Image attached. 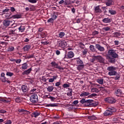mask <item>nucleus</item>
I'll return each mask as SVG.
<instances>
[{
  "label": "nucleus",
  "instance_id": "ea45409f",
  "mask_svg": "<svg viewBox=\"0 0 124 124\" xmlns=\"http://www.w3.org/2000/svg\"><path fill=\"white\" fill-rule=\"evenodd\" d=\"M103 81H104L103 78H99L97 80V82L99 84H100L101 85H102V84H103Z\"/></svg>",
  "mask_w": 124,
  "mask_h": 124
},
{
  "label": "nucleus",
  "instance_id": "ddd939ff",
  "mask_svg": "<svg viewBox=\"0 0 124 124\" xmlns=\"http://www.w3.org/2000/svg\"><path fill=\"white\" fill-rule=\"evenodd\" d=\"M95 48H96L98 51H99L100 52H104L105 51L104 47L101 46L100 44H96Z\"/></svg>",
  "mask_w": 124,
  "mask_h": 124
},
{
  "label": "nucleus",
  "instance_id": "c03bdc74",
  "mask_svg": "<svg viewBox=\"0 0 124 124\" xmlns=\"http://www.w3.org/2000/svg\"><path fill=\"white\" fill-rule=\"evenodd\" d=\"M7 76H9V77H12L13 75H14V74L13 73L10 72H7L6 73Z\"/></svg>",
  "mask_w": 124,
  "mask_h": 124
},
{
  "label": "nucleus",
  "instance_id": "3c124183",
  "mask_svg": "<svg viewBox=\"0 0 124 124\" xmlns=\"http://www.w3.org/2000/svg\"><path fill=\"white\" fill-rule=\"evenodd\" d=\"M4 124H12V121L10 120H6V121L4 122Z\"/></svg>",
  "mask_w": 124,
  "mask_h": 124
},
{
  "label": "nucleus",
  "instance_id": "7ed1b4c3",
  "mask_svg": "<svg viewBox=\"0 0 124 124\" xmlns=\"http://www.w3.org/2000/svg\"><path fill=\"white\" fill-rule=\"evenodd\" d=\"M116 111H117L116 108L113 107H108V109L106 110L104 112V115L106 117H107V116H112V115H113V113H115Z\"/></svg>",
  "mask_w": 124,
  "mask_h": 124
},
{
  "label": "nucleus",
  "instance_id": "f257e3e1",
  "mask_svg": "<svg viewBox=\"0 0 124 124\" xmlns=\"http://www.w3.org/2000/svg\"><path fill=\"white\" fill-rule=\"evenodd\" d=\"M108 55L106 56L107 60L108 62L110 63H115L116 62V59L119 58V55L115 52V50L111 49L108 51Z\"/></svg>",
  "mask_w": 124,
  "mask_h": 124
},
{
  "label": "nucleus",
  "instance_id": "a18cd8bd",
  "mask_svg": "<svg viewBox=\"0 0 124 124\" xmlns=\"http://www.w3.org/2000/svg\"><path fill=\"white\" fill-rule=\"evenodd\" d=\"M19 112H22V113H24V114H28L29 113V111L28 110H26L24 109H19Z\"/></svg>",
  "mask_w": 124,
  "mask_h": 124
},
{
  "label": "nucleus",
  "instance_id": "bf43d9fd",
  "mask_svg": "<svg viewBox=\"0 0 124 124\" xmlns=\"http://www.w3.org/2000/svg\"><path fill=\"white\" fill-rule=\"evenodd\" d=\"M1 81L3 83H5L6 82V77H5V76L2 77V78H1Z\"/></svg>",
  "mask_w": 124,
  "mask_h": 124
},
{
  "label": "nucleus",
  "instance_id": "4d7b16f0",
  "mask_svg": "<svg viewBox=\"0 0 124 124\" xmlns=\"http://www.w3.org/2000/svg\"><path fill=\"white\" fill-rule=\"evenodd\" d=\"M36 90L37 89L36 88H33V89H31V90L30 92V93L33 94V93H34V92H35V91H36Z\"/></svg>",
  "mask_w": 124,
  "mask_h": 124
},
{
  "label": "nucleus",
  "instance_id": "393cba45",
  "mask_svg": "<svg viewBox=\"0 0 124 124\" xmlns=\"http://www.w3.org/2000/svg\"><path fill=\"white\" fill-rule=\"evenodd\" d=\"M30 48H31V45H27L25 46L23 48L24 52H28V51H29V50H30Z\"/></svg>",
  "mask_w": 124,
  "mask_h": 124
},
{
  "label": "nucleus",
  "instance_id": "79ce46f5",
  "mask_svg": "<svg viewBox=\"0 0 124 124\" xmlns=\"http://www.w3.org/2000/svg\"><path fill=\"white\" fill-rule=\"evenodd\" d=\"M72 92H73L72 89H70V92L67 93V95H68V96H72Z\"/></svg>",
  "mask_w": 124,
  "mask_h": 124
},
{
  "label": "nucleus",
  "instance_id": "f8f14e48",
  "mask_svg": "<svg viewBox=\"0 0 124 124\" xmlns=\"http://www.w3.org/2000/svg\"><path fill=\"white\" fill-rule=\"evenodd\" d=\"M21 90L23 93H28L29 92V85L25 84L21 86Z\"/></svg>",
  "mask_w": 124,
  "mask_h": 124
},
{
  "label": "nucleus",
  "instance_id": "09e8293b",
  "mask_svg": "<svg viewBox=\"0 0 124 124\" xmlns=\"http://www.w3.org/2000/svg\"><path fill=\"white\" fill-rule=\"evenodd\" d=\"M62 87L63 88H64V89H66V88H69V87H70V85L67 83H64V84H63Z\"/></svg>",
  "mask_w": 124,
  "mask_h": 124
},
{
  "label": "nucleus",
  "instance_id": "4468645a",
  "mask_svg": "<svg viewBox=\"0 0 124 124\" xmlns=\"http://www.w3.org/2000/svg\"><path fill=\"white\" fill-rule=\"evenodd\" d=\"M115 94L116 96H121L123 94V91L121 89H117L115 90Z\"/></svg>",
  "mask_w": 124,
  "mask_h": 124
},
{
  "label": "nucleus",
  "instance_id": "338daca9",
  "mask_svg": "<svg viewBox=\"0 0 124 124\" xmlns=\"http://www.w3.org/2000/svg\"><path fill=\"white\" fill-rule=\"evenodd\" d=\"M21 62H22L21 59L16 60V63H21Z\"/></svg>",
  "mask_w": 124,
  "mask_h": 124
},
{
  "label": "nucleus",
  "instance_id": "412c9836",
  "mask_svg": "<svg viewBox=\"0 0 124 124\" xmlns=\"http://www.w3.org/2000/svg\"><path fill=\"white\" fill-rule=\"evenodd\" d=\"M97 60L101 63H103V62H104V61H105L104 58L103 57H102L101 56H97Z\"/></svg>",
  "mask_w": 124,
  "mask_h": 124
},
{
  "label": "nucleus",
  "instance_id": "0e129e2a",
  "mask_svg": "<svg viewBox=\"0 0 124 124\" xmlns=\"http://www.w3.org/2000/svg\"><path fill=\"white\" fill-rule=\"evenodd\" d=\"M41 43L42 44H43V45H48V44H49V42L48 41L42 42Z\"/></svg>",
  "mask_w": 124,
  "mask_h": 124
},
{
  "label": "nucleus",
  "instance_id": "13d9d810",
  "mask_svg": "<svg viewBox=\"0 0 124 124\" xmlns=\"http://www.w3.org/2000/svg\"><path fill=\"white\" fill-rule=\"evenodd\" d=\"M28 1L31 3H36L37 2V0H28Z\"/></svg>",
  "mask_w": 124,
  "mask_h": 124
},
{
  "label": "nucleus",
  "instance_id": "2eb2a0df",
  "mask_svg": "<svg viewBox=\"0 0 124 124\" xmlns=\"http://www.w3.org/2000/svg\"><path fill=\"white\" fill-rule=\"evenodd\" d=\"M102 12V11L100 9V6L98 5L94 8V13L99 14L101 13Z\"/></svg>",
  "mask_w": 124,
  "mask_h": 124
},
{
  "label": "nucleus",
  "instance_id": "c9c22d12",
  "mask_svg": "<svg viewBox=\"0 0 124 124\" xmlns=\"http://www.w3.org/2000/svg\"><path fill=\"white\" fill-rule=\"evenodd\" d=\"M58 12H54L53 14L52 15V19H53L54 20H56V19H57V17H58Z\"/></svg>",
  "mask_w": 124,
  "mask_h": 124
},
{
  "label": "nucleus",
  "instance_id": "680f3d73",
  "mask_svg": "<svg viewBox=\"0 0 124 124\" xmlns=\"http://www.w3.org/2000/svg\"><path fill=\"white\" fill-rule=\"evenodd\" d=\"M34 56L33 54L27 55L26 56V59H31V58H33Z\"/></svg>",
  "mask_w": 124,
  "mask_h": 124
},
{
  "label": "nucleus",
  "instance_id": "aec40b11",
  "mask_svg": "<svg viewBox=\"0 0 124 124\" xmlns=\"http://www.w3.org/2000/svg\"><path fill=\"white\" fill-rule=\"evenodd\" d=\"M59 106V104L58 103H50L47 104L46 105V107H58Z\"/></svg>",
  "mask_w": 124,
  "mask_h": 124
},
{
  "label": "nucleus",
  "instance_id": "69168bd1",
  "mask_svg": "<svg viewBox=\"0 0 124 124\" xmlns=\"http://www.w3.org/2000/svg\"><path fill=\"white\" fill-rule=\"evenodd\" d=\"M78 103H79V101L78 100H75L72 104H74V105H77V104H78Z\"/></svg>",
  "mask_w": 124,
  "mask_h": 124
},
{
  "label": "nucleus",
  "instance_id": "20e7f679",
  "mask_svg": "<svg viewBox=\"0 0 124 124\" xmlns=\"http://www.w3.org/2000/svg\"><path fill=\"white\" fill-rule=\"evenodd\" d=\"M80 103H81V104H83V105H84V106H85V107H88L92 106V105H93V100L90 99L86 100V99L83 98L80 101Z\"/></svg>",
  "mask_w": 124,
  "mask_h": 124
},
{
  "label": "nucleus",
  "instance_id": "58836bf2",
  "mask_svg": "<svg viewBox=\"0 0 124 124\" xmlns=\"http://www.w3.org/2000/svg\"><path fill=\"white\" fill-rule=\"evenodd\" d=\"M108 12L111 15H116V11L113 10H109Z\"/></svg>",
  "mask_w": 124,
  "mask_h": 124
},
{
  "label": "nucleus",
  "instance_id": "e433bc0d",
  "mask_svg": "<svg viewBox=\"0 0 124 124\" xmlns=\"http://www.w3.org/2000/svg\"><path fill=\"white\" fill-rule=\"evenodd\" d=\"M91 92H92V93H99V90H98L97 88H93L91 90Z\"/></svg>",
  "mask_w": 124,
  "mask_h": 124
},
{
  "label": "nucleus",
  "instance_id": "423d86ee",
  "mask_svg": "<svg viewBox=\"0 0 124 124\" xmlns=\"http://www.w3.org/2000/svg\"><path fill=\"white\" fill-rule=\"evenodd\" d=\"M30 99L32 103H37V102H38V97L37 94L35 93L32 94L30 96Z\"/></svg>",
  "mask_w": 124,
  "mask_h": 124
},
{
  "label": "nucleus",
  "instance_id": "5701e85b",
  "mask_svg": "<svg viewBox=\"0 0 124 124\" xmlns=\"http://www.w3.org/2000/svg\"><path fill=\"white\" fill-rule=\"evenodd\" d=\"M31 70H32L31 68H30L28 69V70L24 71L22 73V75H29V74H30V73H31Z\"/></svg>",
  "mask_w": 124,
  "mask_h": 124
},
{
  "label": "nucleus",
  "instance_id": "4be33fe9",
  "mask_svg": "<svg viewBox=\"0 0 124 124\" xmlns=\"http://www.w3.org/2000/svg\"><path fill=\"white\" fill-rule=\"evenodd\" d=\"M57 78H58V76H53L52 78H47V80H48L49 83H53L55 80H57Z\"/></svg>",
  "mask_w": 124,
  "mask_h": 124
},
{
  "label": "nucleus",
  "instance_id": "49530a36",
  "mask_svg": "<svg viewBox=\"0 0 124 124\" xmlns=\"http://www.w3.org/2000/svg\"><path fill=\"white\" fill-rule=\"evenodd\" d=\"M7 12H9V9H5L4 10H3L2 11V13L3 14H7Z\"/></svg>",
  "mask_w": 124,
  "mask_h": 124
},
{
  "label": "nucleus",
  "instance_id": "6e6552de",
  "mask_svg": "<svg viewBox=\"0 0 124 124\" xmlns=\"http://www.w3.org/2000/svg\"><path fill=\"white\" fill-rule=\"evenodd\" d=\"M50 64H51L52 67H54V68H57V69H59V70H63L62 67H61V66L59 65V64L55 62H51Z\"/></svg>",
  "mask_w": 124,
  "mask_h": 124
},
{
  "label": "nucleus",
  "instance_id": "e2e57ef3",
  "mask_svg": "<svg viewBox=\"0 0 124 124\" xmlns=\"http://www.w3.org/2000/svg\"><path fill=\"white\" fill-rule=\"evenodd\" d=\"M79 47L81 48V50L86 48V47H85V45H84L83 44H81Z\"/></svg>",
  "mask_w": 124,
  "mask_h": 124
},
{
  "label": "nucleus",
  "instance_id": "2f4dec72",
  "mask_svg": "<svg viewBox=\"0 0 124 124\" xmlns=\"http://www.w3.org/2000/svg\"><path fill=\"white\" fill-rule=\"evenodd\" d=\"M53 90H54V87H53V86H48V87L47 88V92H49V93L53 92Z\"/></svg>",
  "mask_w": 124,
  "mask_h": 124
},
{
  "label": "nucleus",
  "instance_id": "a878e982",
  "mask_svg": "<svg viewBox=\"0 0 124 124\" xmlns=\"http://www.w3.org/2000/svg\"><path fill=\"white\" fill-rule=\"evenodd\" d=\"M90 95V93L89 92H82L80 94V96L83 97L84 96H88V95Z\"/></svg>",
  "mask_w": 124,
  "mask_h": 124
},
{
  "label": "nucleus",
  "instance_id": "8fccbe9b",
  "mask_svg": "<svg viewBox=\"0 0 124 124\" xmlns=\"http://www.w3.org/2000/svg\"><path fill=\"white\" fill-rule=\"evenodd\" d=\"M103 30L105 31H110V30H111V28L109 27H104V28H103Z\"/></svg>",
  "mask_w": 124,
  "mask_h": 124
},
{
  "label": "nucleus",
  "instance_id": "b1692460",
  "mask_svg": "<svg viewBox=\"0 0 124 124\" xmlns=\"http://www.w3.org/2000/svg\"><path fill=\"white\" fill-rule=\"evenodd\" d=\"M66 107L67 110H68V111H72V110H73V109H74L73 105H72L71 104H67L66 106Z\"/></svg>",
  "mask_w": 124,
  "mask_h": 124
},
{
  "label": "nucleus",
  "instance_id": "c85d7f7f",
  "mask_svg": "<svg viewBox=\"0 0 124 124\" xmlns=\"http://www.w3.org/2000/svg\"><path fill=\"white\" fill-rule=\"evenodd\" d=\"M102 22L106 23H111V19L108 18H105L102 20Z\"/></svg>",
  "mask_w": 124,
  "mask_h": 124
},
{
  "label": "nucleus",
  "instance_id": "473e14b6",
  "mask_svg": "<svg viewBox=\"0 0 124 124\" xmlns=\"http://www.w3.org/2000/svg\"><path fill=\"white\" fill-rule=\"evenodd\" d=\"M89 48L92 52H95V51L96 50L95 47H94V46L93 45H90Z\"/></svg>",
  "mask_w": 124,
  "mask_h": 124
},
{
  "label": "nucleus",
  "instance_id": "864d4df0",
  "mask_svg": "<svg viewBox=\"0 0 124 124\" xmlns=\"http://www.w3.org/2000/svg\"><path fill=\"white\" fill-rule=\"evenodd\" d=\"M96 60H97V56H94L91 60V62H94Z\"/></svg>",
  "mask_w": 124,
  "mask_h": 124
},
{
  "label": "nucleus",
  "instance_id": "de8ad7c7",
  "mask_svg": "<svg viewBox=\"0 0 124 124\" xmlns=\"http://www.w3.org/2000/svg\"><path fill=\"white\" fill-rule=\"evenodd\" d=\"M15 101L17 103H20L21 102V98H20V97H17L15 99Z\"/></svg>",
  "mask_w": 124,
  "mask_h": 124
},
{
  "label": "nucleus",
  "instance_id": "bb28decb",
  "mask_svg": "<svg viewBox=\"0 0 124 124\" xmlns=\"http://www.w3.org/2000/svg\"><path fill=\"white\" fill-rule=\"evenodd\" d=\"M39 115H40V113L37 111H35L31 114L32 117H34V118H37Z\"/></svg>",
  "mask_w": 124,
  "mask_h": 124
},
{
  "label": "nucleus",
  "instance_id": "cd10ccee",
  "mask_svg": "<svg viewBox=\"0 0 124 124\" xmlns=\"http://www.w3.org/2000/svg\"><path fill=\"white\" fill-rule=\"evenodd\" d=\"M13 19H20V18H21L22 16L21 15L16 14L12 16Z\"/></svg>",
  "mask_w": 124,
  "mask_h": 124
},
{
  "label": "nucleus",
  "instance_id": "1a4fd4ad",
  "mask_svg": "<svg viewBox=\"0 0 124 124\" xmlns=\"http://www.w3.org/2000/svg\"><path fill=\"white\" fill-rule=\"evenodd\" d=\"M74 57V53L72 51H69L65 54L63 59H72Z\"/></svg>",
  "mask_w": 124,
  "mask_h": 124
},
{
  "label": "nucleus",
  "instance_id": "603ef678",
  "mask_svg": "<svg viewBox=\"0 0 124 124\" xmlns=\"http://www.w3.org/2000/svg\"><path fill=\"white\" fill-rule=\"evenodd\" d=\"M56 87H59V88L60 89V90H62L61 87L60 86H61V82H57L55 83Z\"/></svg>",
  "mask_w": 124,
  "mask_h": 124
},
{
  "label": "nucleus",
  "instance_id": "9b49d317",
  "mask_svg": "<svg viewBox=\"0 0 124 124\" xmlns=\"http://www.w3.org/2000/svg\"><path fill=\"white\" fill-rule=\"evenodd\" d=\"M58 45L59 47H61V48H64L66 47V42L64 40L59 41L58 43Z\"/></svg>",
  "mask_w": 124,
  "mask_h": 124
},
{
  "label": "nucleus",
  "instance_id": "6e6d98bb",
  "mask_svg": "<svg viewBox=\"0 0 124 124\" xmlns=\"http://www.w3.org/2000/svg\"><path fill=\"white\" fill-rule=\"evenodd\" d=\"M8 51H10L11 52H12V51H14V46H10L8 47Z\"/></svg>",
  "mask_w": 124,
  "mask_h": 124
},
{
  "label": "nucleus",
  "instance_id": "f03ea898",
  "mask_svg": "<svg viewBox=\"0 0 124 124\" xmlns=\"http://www.w3.org/2000/svg\"><path fill=\"white\" fill-rule=\"evenodd\" d=\"M117 69L115 67H114L113 66H110L108 67L107 70H108V75L109 76H117V75H118V73L115 71Z\"/></svg>",
  "mask_w": 124,
  "mask_h": 124
},
{
  "label": "nucleus",
  "instance_id": "39448f33",
  "mask_svg": "<svg viewBox=\"0 0 124 124\" xmlns=\"http://www.w3.org/2000/svg\"><path fill=\"white\" fill-rule=\"evenodd\" d=\"M104 101L109 104H114L117 102V100L113 97H108L104 98Z\"/></svg>",
  "mask_w": 124,
  "mask_h": 124
},
{
  "label": "nucleus",
  "instance_id": "7c9ffc66",
  "mask_svg": "<svg viewBox=\"0 0 124 124\" xmlns=\"http://www.w3.org/2000/svg\"><path fill=\"white\" fill-rule=\"evenodd\" d=\"M85 67V65L82 64H81V65H78L77 67V69L78 70H82V69H84V67Z\"/></svg>",
  "mask_w": 124,
  "mask_h": 124
},
{
  "label": "nucleus",
  "instance_id": "0eeeda50",
  "mask_svg": "<svg viewBox=\"0 0 124 124\" xmlns=\"http://www.w3.org/2000/svg\"><path fill=\"white\" fill-rule=\"evenodd\" d=\"M17 35H18V34L16 33L15 34H14V35H12L11 36L6 35L4 36H2V37H3V40H5V41H8V38H9V37H11V38H12L13 40H16V39H17Z\"/></svg>",
  "mask_w": 124,
  "mask_h": 124
},
{
  "label": "nucleus",
  "instance_id": "5fc2aeb1",
  "mask_svg": "<svg viewBox=\"0 0 124 124\" xmlns=\"http://www.w3.org/2000/svg\"><path fill=\"white\" fill-rule=\"evenodd\" d=\"M47 23H51V24H53L54 23V19L51 18L47 20Z\"/></svg>",
  "mask_w": 124,
  "mask_h": 124
},
{
  "label": "nucleus",
  "instance_id": "f704fd0d",
  "mask_svg": "<svg viewBox=\"0 0 124 124\" xmlns=\"http://www.w3.org/2000/svg\"><path fill=\"white\" fill-rule=\"evenodd\" d=\"M77 64L81 65L83 64L84 62L80 59L78 58L77 59Z\"/></svg>",
  "mask_w": 124,
  "mask_h": 124
},
{
  "label": "nucleus",
  "instance_id": "a211bd4d",
  "mask_svg": "<svg viewBox=\"0 0 124 124\" xmlns=\"http://www.w3.org/2000/svg\"><path fill=\"white\" fill-rule=\"evenodd\" d=\"M105 3L107 6H110V5L114 4V1L113 0H106Z\"/></svg>",
  "mask_w": 124,
  "mask_h": 124
},
{
  "label": "nucleus",
  "instance_id": "37998d69",
  "mask_svg": "<svg viewBox=\"0 0 124 124\" xmlns=\"http://www.w3.org/2000/svg\"><path fill=\"white\" fill-rule=\"evenodd\" d=\"M88 119L89 120H96L97 118H96V117H95L94 115H93V116H89Z\"/></svg>",
  "mask_w": 124,
  "mask_h": 124
},
{
  "label": "nucleus",
  "instance_id": "72a5a7b5",
  "mask_svg": "<svg viewBox=\"0 0 124 124\" xmlns=\"http://www.w3.org/2000/svg\"><path fill=\"white\" fill-rule=\"evenodd\" d=\"M15 31L16 30H10V31H9V35H10V36H11L14 35L16 33Z\"/></svg>",
  "mask_w": 124,
  "mask_h": 124
},
{
  "label": "nucleus",
  "instance_id": "6ab92c4d",
  "mask_svg": "<svg viewBox=\"0 0 124 124\" xmlns=\"http://www.w3.org/2000/svg\"><path fill=\"white\" fill-rule=\"evenodd\" d=\"M28 63L25 62L21 65V67H20V69H22V70H26V69H28Z\"/></svg>",
  "mask_w": 124,
  "mask_h": 124
},
{
  "label": "nucleus",
  "instance_id": "a19ab883",
  "mask_svg": "<svg viewBox=\"0 0 124 124\" xmlns=\"http://www.w3.org/2000/svg\"><path fill=\"white\" fill-rule=\"evenodd\" d=\"M121 32H114V37H118V36H121Z\"/></svg>",
  "mask_w": 124,
  "mask_h": 124
},
{
  "label": "nucleus",
  "instance_id": "f3484780",
  "mask_svg": "<svg viewBox=\"0 0 124 124\" xmlns=\"http://www.w3.org/2000/svg\"><path fill=\"white\" fill-rule=\"evenodd\" d=\"M3 24L5 28H7V27H9V25H10V21L8 19H6L3 21Z\"/></svg>",
  "mask_w": 124,
  "mask_h": 124
},
{
  "label": "nucleus",
  "instance_id": "052dcab7",
  "mask_svg": "<svg viewBox=\"0 0 124 124\" xmlns=\"http://www.w3.org/2000/svg\"><path fill=\"white\" fill-rule=\"evenodd\" d=\"M95 96H97V94L96 93H92L91 95H90L89 96V97H95Z\"/></svg>",
  "mask_w": 124,
  "mask_h": 124
},
{
  "label": "nucleus",
  "instance_id": "4c0bfd02",
  "mask_svg": "<svg viewBox=\"0 0 124 124\" xmlns=\"http://www.w3.org/2000/svg\"><path fill=\"white\" fill-rule=\"evenodd\" d=\"M64 35H65V33H64V32H61L59 34V37L60 38H62V37H63V36H64Z\"/></svg>",
  "mask_w": 124,
  "mask_h": 124
},
{
  "label": "nucleus",
  "instance_id": "c756f323",
  "mask_svg": "<svg viewBox=\"0 0 124 124\" xmlns=\"http://www.w3.org/2000/svg\"><path fill=\"white\" fill-rule=\"evenodd\" d=\"M81 52L83 56H86V55H87L88 53V49L87 48H84L83 49H82Z\"/></svg>",
  "mask_w": 124,
  "mask_h": 124
},
{
  "label": "nucleus",
  "instance_id": "774afa93",
  "mask_svg": "<svg viewBox=\"0 0 124 124\" xmlns=\"http://www.w3.org/2000/svg\"><path fill=\"white\" fill-rule=\"evenodd\" d=\"M92 34L93 35H96V34H98V31H95L93 32Z\"/></svg>",
  "mask_w": 124,
  "mask_h": 124
},
{
  "label": "nucleus",
  "instance_id": "dca6fc26",
  "mask_svg": "<svg viewBox=\"0 0 124 124\" xmlns=\"http://www.w3.org/2000/svg\"><path fill=\"white\" fill-rule=\"evenodd\" d=\"M19 32H24L26 30V27L23 25H20L18 28Z\"/></svg>",
  "mask_w": 124,
  "mask_h": 124
},
{
  "label": "nucleus",
  "instance_id": "9d476101",
  "mask_svg": "<svg viewBox=\"0 0 124 124\" xmlns=\"http://www.w3.org/2000/svg\"><path fill=\"white\" fill-rule=\"evenodd\" d=\"M0 101L3 102V103H9L11 102V99H10V98L0 97Z\"/></svg>",
  "mask_w": 124,
  "mask_h": 124
}]
</instances>
